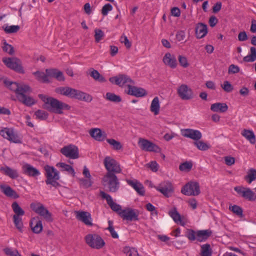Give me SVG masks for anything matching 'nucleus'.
<instances>
[{
    "label": "nucleus",
    "mask_w": 256,
    "mask_h": 256,
    "mask_svg": "<svg viewBox=\"0 0 256 256\" xmlns=\"http://www.w3.org/2000/svg\"><path fill=\"white\" fill-rule=\"evenodd\" d=\"M39 98L44 102L43 108L49 112L62 114L64 110H69L70 106L62 101L42 94H38Z\"/></svg>",
    "instance_id": "1"
},
{
    "label": "nucleus",
    "mask_w": 256,
    "mask_h": 256,
    "mask_svg": "<svg viewBox=\"0 0 256 256\" xmlns=\"http://www.w3.org/2000/svg\"><path fill=\"white\" fill-rule=\"evenodd\" d=\"M55 92L57 94L71 98H76L86 101H91L92 100V98L88 94L68 86H60L57 88H56Z\"/></svg>",
    "instance_id": "2"
},
{
    "label": "nucleus",
    "mask_w": 256,
    "mask_h": 256,
    "mask_svg": "<svg viewBox=\"0 0 256 256\" xmlns=\"http://www.w3.org/2000/svg\"><path fill=\"white\" fill-rule=\"evenodd\" d=\"M102 186L110 192H116L120 188V182L114 174L106 172L102 180Z\"/></svg>",
    "instance_id": "3"
},
{
    "label": "nucleus",
    "mask_w": 256,
    "mask_h": 256,
    "mask_svg": "<svg viewBox=\"0 0 256 256\" xmlns=\"http://www.w3.org/2000/svg\"><path fill=\"white\" fill-rule=\"evenodd\" d=\"M46 176V183L47 185H51L55 188L60 186V184L57 182L60 177L59 172L52 166L46 165L44 166Z\"/></svg>",
    "instance_id": "4"
},
{
    "label": "nucleus",
    "mask_w": 256,
    "mask_h": 256,
    "mask_svg": "<svg viewBox=\"0 0 256 256\" xmlns=\"http://www.w3.org/2000/svg\"><path fill=\"white\" fill-rule=\"evenodd\" d=\"M2 61L10 69L20 74L24 73V70L22 66L21 62L18 58L15 57L4 58Z\"/></svg>",
    "instance_id": "5"
},
{
    "label": "nucleus",
    "mask_w": 256,
    "mask_h": 256,
    "mask_svg": "<svg viewBox=\"0 0 256 256\" xmlns=\"http://www.w3.org/2000/svg\"><path fill=\"white\" fill-rule=\"evenodd\" d=\"M181 192L186 196H198L200 193L198 182L194 181L188 182L182 188Z\"/></svg>",
    "instance_id": "6"
},
{
    "label": "nucleus",
    "mask_w": 256,
    "mask_h": 256,
    "mask_svg": "<svg viewBox=\"0 0 256 256\" xmlns=\"http://www.w3.org/2000/svg\"><path fill=\"white\" fill-rule=\"evenodd\" d=\"M85 240L90 247L96 249H100L105 244L104 240L97 234H88L86 236Z\"/></svg>",
    "instance_id": "7"
},
{
    "label": "nucleus",
    "mask_w": 256,
    "mask_h": 256,
    "mask_svg": "<svg viewBox=\"0 0 256 256\" xmlns=\"http://www.w3.org/2000/svg\"><path fill=\"white\" fill-rule=\"evenodd\" d=\"M30 206L35 212L42 217L46 221L48 222L53 221L52 214L42 204L40 203H38L36 204H32Z\"/></svg>",
    "instance_id": "8"
},
{
    "label": "nucleus",
    "mask_w": 256,
    "mask_h": 256,
    "mask_svg": "<svg viewBox=\"0 0 256 256\" xmlns=\"http://www.w3.org/2000/svg\"><path fill=\"white\" fill-rule=\"evenodd\" d=\"M104 164L106 170V172L110 174H120L122 172V169L119 164L114 158L110 156L105 158L104 160Z\"/></svg>",
    "instance_id": "9"
},
{
    "label": "nucleus",
    "mask_w": 256,
    "mask_h": 256,
    "mask_svg": "<svg viewBox=\"0 0 256 256\" xmlns=\"http://www.w3.org/2000/svg\"><path fill=\"white\" fill-rule=\"evenodd\" d=\"M110 82L114 84L119 86H122L124 85L128 87V84H134V82L126 74H120L117 76L111 77L109 78Z\"/></svg>",
    "instance_id": "10"
},
{
    "label": "nucleus",
    "mask_w": 256,
    "mask_h": 256,
    "mask_svg": "<svg viewBox=\"0 0 256 256\" xmlns=\"http://www.w3.org/2000/svg\"><path fill=\"white\" fill-rule=\"evenodd\" d=\"M4 82L10 90L15 92L16 98L18 94L22 92V91H30V88L28 85L18 84L6 79L4 80Z\"/></svg>",
    "instance_id": "11"
},
{
    "label": "nucleus",
    "mask_w": 256,
    "mask_h": 256,
    "mask_svg": "<svg viewBox=\"0 0 256 256\" xmlns=\"http://www.w3.org/2000/svg\"><path fill=\"white\" fill-rule=\"evenodd\" d=\"M177 94L182 100H190L194 98L192 89L186 84H182L178 88Z\"/></svg>",
    "instance_id": "12"
},
{
    "label": "nucleus",
    "mask_w": 256,
    "mask_h": 256,
    "mask_svg": "<svg viewBox=\"0 0 256 256\" xmlns=\"http://www.w3.org/2000/svg\"><path fill=\"white\" fill-rule=\"evenodd\" d=\"M0 135L11 142L16 144L21 143V140L18 134L12 128H4L0 130Z\"/></svg>",
    "instance_id": "13"
},
{
    "label": "nucleus",
    "mask_w": 256,
    "mask_h": 256,
    "mask_svg": "<svg viewBox=\"0 0 256 256\" xmlns=\"http://www.w3.org/2000/svg\"><path fill=\"white\" fill-rule=\"evenodd\" d=\"M60 152L64 156L69 158L76 159L79 158L78 148L73 144L64 146L60 149Z\"/></svg>",
    "instance_id": "14"
},
{
    "label": "nucleus",
    "mask_w": 256,
    "mask_h": 256,
    "mask_svg": "<svg viewBox=\"0 0 256 256\" xmlns=\"http://www.w3.org/2000/svg\"><path fill=\"white\" fill-rule=\"evenodd\" d=\"M154 187L166 198L171 196L174 191L172 184L168 181L162 182L158 186Z\"/></svg>",
    "instance_id": "15"
},
{
    "label": "nucleus",
    "mask_w": 256,
    "mask_h": 256,
    "mask_svg": "<svg viewBox=\"0 0 256 256\" xmlns=\"http://www.w3.org/2000/svg\"><path fill=\"white\" fill-rule=\"evenodd\" d=\"M138 144L142 150L156 152H158L160 151L159 146L147 140L140 138Z\"/></svg>",
    "instance_id": "16"
},
{
    "label": "nucleus",
    "mask_w": 256,
    "mask_h": 256,
    "mask_svg": "<svg viewBox=\"0 0 256 256\" xmlns=\"http://www.w3.org/2000/svg\"><path fill=\"white\" fill-rule=\"evenodd\" d=\"M119 215L124 220L136 221L138 220L139 212L137 210L128 208L119 212Z\"/></svg>",
    "instance_id": "17"
},
{
    "label": "nucleus",
    "mask_w": 256,
    "mask_h": 256,
    "mask_svg": "<svg viewBox=\"0 0 256 256\" xmlns=\"http://www.w3.org/2000/svg\"><path fill=\"white\" fill-rule=\"evenodd\" d=\"M76 218L88 226H92V218L89 212L84 211H75Z\"/></svg>",
    "instance_id": "18"
},
{
    "label": "nucleus",
    "mask_w": 256,
    "mask_h": 256,
    "mask_svg": "<svg viewBox=\"0 0 256 256\" xmlns=\"http://www.w3.org/2000/svg\"><path fill=\"white\" fill-rule=\"evenodd\" d=\"M22 168L23 174L30 177L36 178L40 174L38 170L28 163L24 164Z\"/></svg>",
    "instance_id": "19"
},
{
    "label": "nucleus",
    "mask_w": 256,
    "mask_h": 256,
    "mask_svg": "<svg viewBox=\"0 0 256 256\" xmlns=\"http://www.w3.org/2000/svg\"><path fill=\"white\" fill-rule=\"evenodd\" d=\"M100 196L102 198L106 200L108 204L109 205L112 210L117 212L118 214L119 212H120L122 210L121 206L114 202L110 194L106 193L104 191H100Z\"/></svg>",
    "instance_id": "20"
},
{
    "label": "nucleus",
    "mask_w": 256,
    "mask_h": 256,
    "mask_svg": "<svg viewBox=\"0 0 256 256\" xmlns=\"http://www.w3.org/2000/svg\"><path fill=\"white\" fill-rule=\"evenodd\" d=\"M182 135L186 138H190L196 142L202 137V134L200 131L193 129H184L182 130Z\"/></svg>",
    "instance_id": "21"
},
{
    "label": "nucleus",
    "mask_w": 256,
    "mask_h": 256,
    "mask_svg": "<svg viewBox=\"0 0 256 256\" xmlns=\"http://www.w3.org/2000/svg\"><path fill=\"white\" fill-rule=\"evenodd\" d=\"M132 85L133 84L128 85V90L126 92L127 94L136 97H142L147 94V92L144 88L136 87Z\"/></svg>",
    "instance_id": "22"
},
{
    "label": "nucleus",
    "mask_w": 256,
    "mask_h": 256,
    "mask_svg": "<svg viewBox=\"0 0 256 256\" xmlns=\"http://www.w3.org/2000/svg\"><path fill=\"white\" fill-rule=\"evenodd\" d=\"M30 91H22V92L19 93L17 97L18 100L24 105L28 106H30L36 103L34 100L30 96H27L26 94Z\"/></svg>",
    "instance_id": "23"
},
{
    "label": "nucleus",
    "mask_w": 256,
    "mask_h": 256,
    "mask_svg": "<svg viewBox=\"0 0 256 256\" xmlns=\"http://www.w3.org/2000/svg\"><path fill=\"white\" fill-rule=\"evenodd\" d=\"M89 134L92 138L98 142H102L106 138V133L98 128L90 129Z\"/></svg>",
    "instance_id": "24"
},
{
    "label": "nucleus",
    "mask_w": 256,
    "mask_h": 256,
    "mask_svg": "<svg viewBox=\"0 0 256 256\" xmlns=\"http://www.w3.org/2000/svg\"><path fill=\"white\" fill-rule=\"evenodd\" d=\"M207 34V25L202 22L198 23L195 28V34L196 38L198 39L203 38Z\"/></svg>",
    "instance_id": "25"
},
{
    "label": "nucleus",
    "mask_w": 256,
    "mask_h": 256,
    "mask_svg": "<svg viewBox=\"0 0 256 256\" xmlns=\"http://www.w3.org/2000/svg\"><path fill=\"white\" fill-rule=\"evenodd\" d=\"M0 190L5 196L8 198L16 199L20 197L18 194L9 186L0 184Z\"/></svg>",
    "instance_id": "26"
},
{
    "label": "nucleus",
    "mask_w": 256,
    "mask_h": 256,
    "mask_svg": "<svg viewBox=\"0 0 256 256\" xmlns=\"http://www.w3.org/2000/svg\"><path fill=\"white\" fill-rule=\"evenodd\" d=\"M46 72L48 76V77L55 78L58 81L63 82L65 80L63 73L58 69H46Z\"/></svg>",
    "instance_id": "27"
},
{
    "label": "nucleus",
    "mask_w": 256,
    "mask_h": 256,
    "mask_svg": "<svg viewBox=\"0 0 256 256\" xmlns=\"http://www.w3.org/2000/svg\"><path fill=\"white\" fill-rule=\"evenodd\" d=\"M0 172L12 179H16L18 177V174L16 170L12 169L6 166L0 168Z\"/></svg>",
    "instance_id": "28"
},
{
    "label": "nucleus",
    "mask_w": 256,
    "mask_h": 256,
    "mask_svg": "<svg viewBox=\"0 0 256 256\" xmlns=\"http://www.w3.org/2000/svg\"><path fill=\"white\" fill-rule=\"evenodd\" d=\"M162 61L165 64L172 68H175L177 66L176 60L175 56L169 52L165 54Z\"/></svg>",
    "instance_id": "29"
},
{
    "label": "nucleus",
    "mask_w": 256,
    "mask_h": 256,
    "mask_svg": "<svg viewBox=\"0 0 256 256\" xmlns=\"http://www.w3.org/2000/svg\"><path fill=\"white\" fill-rule=\"evenodd\" d=\"M30 226L32 232L36 234L40 233L42 230V220H40L38 218H33L30 223Z\"/></svg>",
    "instance_id": "30"
},
{
    "label": "nucleus",
    "mask_w": 256,
    "mask_h": 256,
    "mask_svg": "<svg viewBox=\"0 0 256 256\" xmlns=\"http://www.w3.org/2000/svg\"><path fill=\"white\" fill-rule=\"evenodd\" d=\"M210 230H199L196 232V240L200 242H205L212 235Z\"/></svg>",
    "instance_id": "31"
},
{
    "label": "nucleus",
    "mask_w": 256,
    "mask_h": 256,
    "mask_svg": "<svg viewBox=\"0 0 256 256\" xmlns=\"http://www.w3.org/2000/svg\"><path fill=\"white\" fill-rule=\"evenodd\" d=\"M228 106L226 103L216 102L210 106V110L214 112H219L221 113L226 112Z\"/></svg>",
    "instance_id": "32"
},
{
    "label": "nucleus",
    "mask_w": 256,
    "mask_h": 256,
    "mask_svg": "<svg viewBox=\"0 0 256 256\" xmlns=\"http://www.w3.org/2000/svg\"><path fill=\"white\" fill-rule=\"evenodd\" d=\"M241 134L251 144H255L256 142V136L254 134V132L252 130L244 129L242 131Z\"/></svg>",
    "instance_id": "33"
},
{
    "label": "nucleus",
    "mask_w": 256,
    "mask_h": 256,
    "mask_svg": "<svg viewBox=\"0 0 256 256\" xmlns=\"http://www.w3.org/2000/svg\"><path fill=\"white\" fill-rule=\"evenodd\" d=\"M160 109V104L159 98L158 96H156L152 102L150 110L154 115H158L159 114Z\"/></svg>",
    "instance_id": "34"
},
{
    "label": "nucleus",
    "mask_w": 256,
    "mask_h": 256,
    "mask_svg": "<svg viewBox=\"0 0 256 256\" xmlns=\"http://www.w3.org/2000/svg\"><path fill=\"white\" fill-rule=\"evenodd\" d=\"M33 74L36 77L38 80L44 83H49L50 81L48 80V76L46 73L45 74L44 72L36 71L33 72Z\"/></svg>",
    "instance_id": "35"
},
{
    "label": "nucleus",
    "mask_w": 256,
    "mask_h": 256,
    "mask_svg": "<svg viewBox=\"0 0 256 256\" xmlns=\"http://www.w3.org/2000/svg\"><path fill=\"white\" fill-rule=\"evenodd\" d=\"M56 166L61 168L62 171H66L68 173L74 175L75 172L74 168L69 164H66L64 162H58L56 164Z\"/></svg>",
    "instance_id": "36"
},
{
    "label": "nucleus",
    "mask_w": 256,
    "mask_h": 256,
    "mask_svg": "<svg viewBox=\"0 0 256 256\" xmlns=\"http://www.w3.org/2000/svg\"><path fill=\"white\" fill-rule=\"evenodd\" d=\"M12 208L15 214L14 216L20 217L24 214V211L20 208L16 202H14L12 204Z\"/></svg>",
    "instance_id": "37"
},
{
    "label": "nucleus",
    "mask_w": 256,
    "mask_h": 256,
    "mask_svg": "<svg viewBox=\"0 0 256 256\" xmlns=\"http://www.w3.org/2000/svg\"><path fill=\"white\" fill-rule=\"evenodd\" d=\"M92 70L90 73V76L95 80L100 82H104L106 81L104 77L103 76L102 74H100L97 70L92 68Z\"/></svg>",
    "instance_id": "38"
},
{
    "label": "nucleus",
    "mask_w": 256,
    "mask_h": 256,
    "mask_svg": "<svg viewBox=\"0 0 256 256\" xmlns=\"http://www.w3.org/2000/svg\"><path fill=\"white\" fill-rule=\"evenodd\" d=\"M250 54L244 56L243 58L244 62H253L256 60V48L251 47L250 48Z\"/></svg>",
    "instance_id": "39"
},
{
    "label": "nucleus",
    "mask_w": 256,
    "mask_h": 256,
    "mask_svg": "<svg viewBox=\"0 0 256 256\" xmlns=\"http://www.w3.org/2000/svg\"><path fill=\"white\" fill-rule=\"evenodd\" d=\"M201 248V256H212V250L210 248V246L208 244H202Z\"/></svg>",
    "instance_id": "40"
},
{
    "label": "nucleus",
    "mask_w": 256,
    "mask_h": 256,
    "mask_svg": "<svg viewBox=\"0 0 256 256\" xmlns=\"http://www.w3.org/2000/svg\"><path fill=\"white\" fill-rule=\"evenodd\" d=\"M256 179V170L250 168L248 170V174L244 176V180L248 184H250Z\"/></svg>",
    "instance_id": "41"
},
{
    "label": "nucleus",
    "mask_w": 256,
    "mask_h": 256,
    "mask_svg": "<svg viewBox=\"0 0 256 256\" xmlns=\"http://www.w3.org/2000/svg\"><path fill=\"white\" fill-rule=\"evenodd\" d=\"M106 98L108 100L114 102H120L122 101L120 96L112 92H107L106 94Z\"/></svg>",
    "instance_id": "42"
},
{
    "label": "nucleus",
    "mask_w": 256,
    "mask_h": 256,
    "mask_svg": "<svg viewBox=\"0 0 256 256\" xmlns=\"http://www.w3.org/2000/svg\"><path fill=\"white\" fill-rule=\"evenodd\" d=\"M122 252L128 256H140L138 254L136 249L134 248L125 246Z\"/></svg>",
    "instance_id": "43"
},
{
    "label": "nucleus",
    "mask_w": 256,
    "mask_h": 256,
    "mask_svg": "<svg viewBox=\"0 0 256 256\" xmlns=\"http://www.w3.org/2000/svg\"><path fill=\"white\" fill-rule=\"evenodd\" d=\"M229 210L240 218L243 216V210L242 208L240 206L237 205L230 206Z\"/></svg>",
    "instance_id": "44"
},
{
    "label": "nucleus",
    "mask_w": 256,
    "mask_h": 256,
    "mask_svg": "<svg viewBox=\"0 0 256 256\" xmlns=\"http://www.w3.org/2000/svg\"><path fill=\"white\" fill-rule=\"evenodd\" d=\"M194 145L200 150H206L210 148V146L201 140H197L194 142Z\"/></svg>",
    "instance_id": "45"
},
{
    "label": "nucleus",
    "mask_w": 256,
    "mask_h": 256,
    "mask_svg": "<svg viewBox=\"0 0 256 256\" xmlns=\"http://www.w3.org/2000/svg\"><path fill=\"white\" fill-rule=\"evenodd\" d=\"M106 142L112 146L113 149L115 150H120L122 148V146L121 143L118 141H116L114 139L110 138L106 139Z\"/></svg>",
    "instance_id": "46"
},
{
    "label": "nucleus",
    "mask_w": 256,
    "mask_h": 256,
    "mask_svg": "<svg viewBox=\"0 0 256 256\" xmlns=\"http://www.w3.org/2000/svg\"><path fill=\"white\" fill-rule=\"evenodd\" d=\"M192 167L191 162H186L181 164L179 166V169L182 172H190Z\"/></svg>",
    "instance_id": "47"
},
{
    "label": "nucleus",
    "mask_w": 256,
    "mask_h": 256,
    "mask_svg": "<svg viewBox=\"0 0 256 256\" xmlns=\"http://www.w3.org/2000/svg\"><path fill=\"white\" fill-rule=\"evenodd\" d=\"M14 222L15 226L20 232H22L23 223L21 218L13 216Z\"/></svg>",
    "instance_id": "48"
},
{
    "label": "nucleus",
    "mask_w": 256,
    "mask_h": 256,
    "mask_svg": "<svg viewBox=\"0 0 256 256\" xmlns=\"http://www.w3.org/2000/svg\"><path fill=\"white\" fill-rule=\"evenodd\" d=\"M168 214L175 222H177L181 220L180 215L178 212L176 208H174L172 210H170Z\"/></svg>",
    "instance_id": "49"
},
{
    "label": "nucleus",
    "mask_w": 256,
    "mask_h": 256,
    "mask_svg": "<svg viewBox=\"0 0 256 256\" xmlns=\"http://www.w3.org/2000/svg\"><path fill=\"white\" fill-rule=\"evenodd\" d=\"M244 198L250 201H254L256 200V194L250 188H247Z\"/></svg>",
    "instance_id": "50"
},
{
    "label": "nucleus",
    "mask_w": 256,
    "mask_h": 256,
    "mask_svg": "<svg viewBox=\"0 0 256 256\" xmlns=\"http://www.w3.org/2000/svg\"><path fill=\"white\" fill-rule=\"evenodd\" d=\"M34 115L38 119L46 120L48 118V114L43 110H38L35 112Z\"/></svg>",
    "instance_id": "51"
},
{
    "label": "nucleus",
    "mask_w": 256,
    "mask_h": 256,
    "mask_svg": "<svg viewBox=\"0 0 256 256\" xmlns=\"http://www.w3.org/2000/svg\"><path fill=\"white\" fill-rule=\"evenodd\" d=\"M2 28L6 34L16 33L18 32L20 28L18 26H3Z\"/></svg>",
    "instance_id": "52"
},
{
    "label": "nucleus",
    "mask_w": 256,
    "mask_h": 256,
    "mask_svg": "<svg viewBox=\"0 0 256 256\" xmlns=\"http://www.w3.org/2000/svg\"><path fill=\"white\" fill-rule=\"evenodd\" d=\"M185 236L190 241L196 240V232L192 229H187Z\"/></svg>",
    "instance_id": "53"
},
{
    "label": "nucleus",
    "mask_w": 256,
    "mask_h": 256,
    "mask_svg": "<svg viewBox=\"0 0 256 256\" xmlns=\"http://www.w3.org/2000/svg\"><path fill=\"white\" fill-rule=\"evenodd\" d=\"M2 48L4 52L8 53L10 55H12L14 54V47L12 45L7 44L6 41L4 42Z\"/></svg>",
    "instance_id": "54"
},
{
    "label": "nucleus",
    "mask_w": 256,
    "mask_h": 256,
    "mask_svg": "<svg viewBox=\"0 0 256 256\" xmlns=\"http://www.w3.org/2000/svg\"><path fill=\"white\" fill-rule=\"evenodd\" d=\"M108 230L112 236L114 238H118V236L117 232L114 230V228L112 226V222L111 220H108Z\"/></svg>",
    "instance_id": "55"
},
{
    "label": "nucleus",
    "mask_w": 256,
    "mask_h": 256,
    "mask_svg": "<svg viewBox=\"0 0 256 256\" xmlns=\"http://www.w3.org/2000/svg\"><path fill=\"white\" fill-rule=\"evenodd\" d=\"M94 33L95 40L96 42H98L104 36V32L101 30L96 29Z\"/></svg>",
    "instance_id": "56"
},
{
    "label": "nucleus",
    "mask_w": 256,
    "mask_h": 256,
    "mask_svg": "<svg viewBox=\"0 0 256 256\" xmlns=\"http://www.w3.org/2000/svg\"><path fill=\"white\" fill-rule=\"evenodd\" d=\"M222 88L227 92H231L233 89V86L228 81H224L222 84L221 85Z\"/></svg>",
    "instance_id": "57"
},
{
    "label": "nucleus",
    "mask_w": 256,
    "mask_h": 256,
    "mask_svg": "<svg viewBox=\"0 0 256 256\" xmlns=\"http://www.w3.org/2000/svg\"><path fill=\"white\" fill-rule=\"evenodd\" d=\"M247 188H244L242 186H238L234 188V190L238 193V194L242 197L244 198L246 190Z\"/></svg>",
    "instance_id": "58"
},
{
    "label": "nucleus",
    "mask_w": 256,
    "mask_h": 256,
    "mask_svg": "<svg viewBox=\"0 0 256 256\" xmlns=\"http://www.w3.org/2000/svg\"><path fill=\"white\" fill-rule=\"evenodd\" d=\"M80 185L84 188H88L92 185V182L90 178L85 179L82 178L80 180Z\"/></svg>",
    "instance_id": "59"
},
{
    "label": "nucleus",
    "mask_w": 256,
    "mask_h": 256,
    "mask_svg": "<svg viewBox=\"0 0 256 256\" xmlns=\"http://www.w3.org/2000/svg\"><path fill=\"white\" fill-rule=\"evenodd\" d=\"M126 181L127 184L131 186L134 189H135L138 186H139L140 184H142L140 182H139L137 180L134 179L132 180L126 179Z\"/></svg>",
    "instance_id": "60"
},
{
    "label": "nucleus",
    "mask_w": 256,
    "mask_h": 256,
    "mask_svg": "<svg viewBox=\"0 0 256 256\" xmlns=\"http://www.w3.org/2000/svg\"><path fill=\"white\" fill-rule=\"evenodd\" d=\"M112 6L110 4H106L102 9V14L103 16H106L108 12L112 10Z\"/></svg>",
    "instance_id": "61"
},
{
    "label": "nucleus",
    "mask_w": 256,
    "mask_h": 256,
    "mask_svg": "<svg viewBox=\"0 0 256 256\" xmlns=\"http://www.w3.org/2000/svg\"><path fill=\"white\" fill-rule=\"evenodd\" d=\"M178 60L180 64L184 68H186L188 66V60L185 56L180 55L178 57Z\"/></svg>",
    "instance_id": "62"
},
{
    "label": "nucleus",
    "mask_w": 256,
    "mask_h": 256,
    "mask_svg": "<svg viewBox=\"0 0 256 256\" xmlns=\"http://www.w3.org/2000/svg\"><path fill=\"white\" fill-rule=\"evenodd\" d=\"M147 165L152 172H156L158 170V164L156 161H152Z\"/></svg>",
    "instance_id": "63"
},
{
    "label": "nucleus",
    "mask_w": 256,
    "mask_h": 256,
    "mask_svg": "<svg viewBox=\"0 0 256 256\" xmlns=\"http://www.w3.org/2000/svg\"><path fill=\"white\" fill-rule=\"evenodd\" d=\"M4 252L6 255L10 256H17L19 254L18 251L16 250L15 251H12V250L10 248H6L4 250Z\"/></svg>",
    "instance_id": "64"
}]
</instances>
